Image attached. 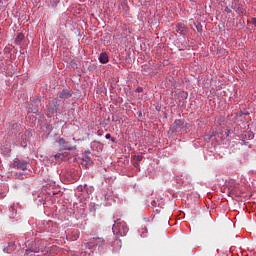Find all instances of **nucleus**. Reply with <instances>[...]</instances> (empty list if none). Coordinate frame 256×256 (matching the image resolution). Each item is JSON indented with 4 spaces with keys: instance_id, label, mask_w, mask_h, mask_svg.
<instances>
[{
    "instance_id": "obj_25",
    "label": "nucleus",
    "mask_w": 256,
    "mask_h": 256,
    "mask_svg": "<svg viewBox=\"0 0 256 256\" xmlns=\"http://www.w3.org/2000/svg\"><path fill=\"white\" fill-rule=\"evenodd\" d=\"M115 141V138H112V142Z\"/></svg>"
},
{
    "instance_id": "obj_13",
    "label": "nucleus",
    "mask_w": 256,
    "mask_h": 256,
    "mask_svg": "<svg viewBox=\"0 0 256 256\" xmlns=\"http://www.w3.org/2000/svg\"><path fill=\"white\" fill-rule=\"evenodd\" d=\"M70 67H72V69H78L79 65L77 64V59H73L70 61Z\"/></svg>"
},
{
    "instance_id": "obj_4",
    "label": "nucleus",
    "mask_w": 256,
    "mask_h": 256,
    "mask_svg": "<svg viewBox=\"0 0 256 256\" xmlns=\"http://www.w3.org/2000/svg\"><path fill=\"white\" fill-rule=\"evenodd\" d=\"M103 243H105V239L101 238V237H93L92 239H90L88 245H93L96 247H101V249H103Z\"/></svg>"
},
{
    "instance_id": "obj_22",
    "label": "nucleus",
    "mask_w": 256,
    "mask_h": 256,
    "mask_svg": "<svg viewBox=\"0 0 256 256\" xmlns=\"http://www.w3.org/2000/svg\"><path fill=\"white\" fill-rule=\"evenodd\" d=\"M18 37H19V39H23V35H19Z\"/></svg>"
},
{
    "instance_id": "obj_6",
    "label": "nucleus",
    "mask_w": 256,
    "mask_h": 256,
    "mask_svg": "<svg viewBox=\"0 0 256 256\" xmlns=\"http://www.w3.org/2000/svg\"><path fill=\"white\" fill-rule=\"evenodd\" d=\"M73 94H71V91L69 90H62L59 94L58 97L60 99H71Z\"/></svg>"
},
{
    "instance_id": "obj_1",
    "label": "nucleus",
    "mask_w": 256,
    "mask_h": 256,
    "mask_svg": "<svg viewBox=\"0 0 256 256\" xmlns=\"http://www.w3.org/2000/svg\"><path fill=\"white\" fill-rule=\"evenodd\" d=\"M112 231L113 233H116V235H120V237H125V235H127V232L129 231V228H127V224H125V222H120L119 220H116L114 221Z\"/></svg>"
},
{
    "instance_id": "obj_2",
    "label": "nucleus",
    "mask_w": 256,
    "mask_h": 256,
    "mask_svg": "<svg viewBox=\"0 0 256 256\" xmlns=\"http://www.w3.org/2000/svg\"><path fill=\"white\" fill-rule=\"evenodd\" d=\"M55 145H58L60 151H73V145L64 138H60L56 141Z\"/></svg>"
},
{
    "instance_id": "obj_11",
    "label": "nucleus",
    "mask_w": 256,
    "mask_h": 256,
    "mask_svg": "<svg viewBox=\"0 0 256 256\" xmlns=\"http://www.w3.org/2000/svg\"><path fill=\"white\" fill-rule=\"evenodd\" d=\"M66 154L63 153H57L56 155H54V159L56 161H63L65 160Z\"/></svg>"
},
{
    "instance_id": "obj_5",
    "label": "nucleus",
    "mask_w": 256,
    "mask_h": 256,
    "mask_svg": "<svg viewBox=\"0 0 256 256\" xmlns=\"http://www.w3.org/2000/svg\"><path fill=\"white\" fill-rule=\"evenodd\" d=\"M176 32L179 33L180 35H185V33H187V28L185 27V24L178 23L176 25Z\"/></svg>"
},
{
    "instance_id": "obj_15",
    "label": "nucleus",
    "mask_w": 256,
    "mask_h": 256,
    "mask_svg": "<svg viewBox=\"0 0 256 256\" xmlns=\"http://www.w3.org/2000/svg\"><path fill=\"white\" fill-rule=\"evenodd\" d=\"M134 159L136 160V161H143V156H141V155H135L134 156Z\"/></svg>"
},
{
    "instance_id": "obj_14",
    "label": "nucleus",
    "mask_w": 256,
    "mask_h": 256,
    "mask_svg": "<svg viewBox=\"0 0 256 256\" xmlns=\"http://www.w3.org/2000/svg\"><path fill=\"white\" fill-rule=\"evenodd\" d=\"M194 25H195V28L198 31V33H201V31H203V25H201V23L194 22Z\"/></svg>"
},
{
    "instance_id": "obj_24",
    "label": "nucleus",
    "mask_w": 256,
    "mask_h": 256,
    "mask_svg": "<svg viewBox=\"0 0 256 256\" xmlns=\"http://www.w3.org/2000/svg\"><path fill=\"white\" fill-rule=\"evenodd\" d=\"M225 11H226V12L229 11V8L226 7V10H225Z\"/></svg>"
},
{
    "instance_id": "obj_20",
    "label": "nucleus",
    "mask_w": 256,
    "mask_h": 256,
    "mask_svg": "<svg viewBox=\"0 0 256 256\" xmlns=\"http://www.w3.org/2000/svg\"><path fill=\"white\" fill-rule=\"evenodd\" d=\"M105 138H106V139H111V134H106V135H105Z\"/></svg>"
},
{
    "instance_id": "obj_21",
    "label": "nucleus",
    "mask_w": 256,
    "mask_h": 256,
    "mask_svg": "<svg viewBox=\"0 0 256 256\" xmlns=\"http://www.w3.org/2000/svg\"><path fill=\"white\" fill-rule=\"evenodd\" d=\"M134 167H139V163H134Z\"/></svg>"
},
{
    "instance_id": "obj_7",
    "label": "nucleus",
    "mask_w": 256,
    "mask_h": 256,
    "mask_svg": "<svg viewBox=\"0 0 256 256\" xmlns=\"http://www.w3.org/2000/svg\"><path fill=\"white\" fill-rule=\"evenodd\" d=\"M98 59L102 64L109 63V55L107 53H101Z\"/></svg>"
},
{
    "instance_id": "obj_8",
    "label": "nucleus",
    "mask_w": 256,
    "mask_h": 256,
    "mask_svg": "<svg viewBox=\"0 0 256 256\" xmlns=\"http://www.w3.org/2000/svg\"><path fill=\"white\" fill-rule=\"evenodd\" d=\"M15 165L18 169H21L22 171H25L27 169V162L23 161H16Z\"/></svg>"
},
{
    "instance_id": "obj_3",
    "label": "nucleus",
    "mask_w": 256,
    "mask_h": 256,
    "mask_svg": "<svg viewBox=\"0 0 256 256\" xmlns=\"http://www.w3.org/2000/svg\"><path fill=\"white\" fill-rule=\"evenodd\" d=\"M63 176L66 179V181H68V183H75V181H77V179H79V173L77 171H75V169L66 171L63 174Z\"/></svg>"
},
{
    "instance_id": "obj_23",
    "label": "nucleus",
    "mask_w": 256,
    "mask_h": 256,
    "mask_svg": "<svg viewBox=\"0 0 256 256\" xmlns=\"http://www.w3.org/2000/svg\"><path fill=\"white\" fill-rule=\"evenodd\" d=\"M228 197H231V192L228 193Z\"/></svg>"
},
{
    "instance_id": "obj_9",
    "label": "nucleus",
    "mask_w": 256,
    "mask_h": 256,
    "mask_svg": "<svg viewBox=\"0 0 256 256\" xmlns=\"http://www.w3.org/2000/svg\"><path fill=\"white\" fill-rule=\"evenodd\" d=\"M226 226L228 227V231H233V229H235V223H233V220L230 218L226 220Z\"/></svg>"
},
{
    "instance_id": "obj_10",
    "label": "nucleus",
    "mask_w": 256,
    "mask_h": 256,
    "mask_svg": "<svg viewBox=\"0 0 256 256\" xmlns=\"http://www.w3.org/2000/svg\"><path fill=\"white\" fill-rule=\"evenodd\" d=\"M184 123L182 120H175L173 127L175 129V131H177V129H181V127H183Z\"/></svg>"
},
{
    "instance_id": "obj_19",
    "label": "nucleus",
    "mask_w": 256,
    "mask_h": 256,
    "mask_svg": "<svg viewBox=\"0 0 256 256\" xmlns=\"http://www.w3.org/2000/svg\"><path fill=\"white\" fill-rule=\"evenodd\" d=\"M252 25H254V27H256V18H252Z\"/></svg>"
},
{
    "instance_id": "obj_17",
    "label": "nucleus",
    "mask_w": 256,
    "mask_h": 256,
    "mask_svg": "<svg viewBox=\"0 0 256 256\" xmlns=\"http://www.w3.org/2000/svg\"><path fill=\"white\" fill-rule=\"evenodd\" d=\"M29 251H31L32 253H39V250L37 249H30ZM28 250H26V253H29Z\"/></svg>"
},
{
    "instance_id": "obj_12",
    "label": "nucleus",
    "mask_w": 256,
    "mask_h": 256,
    "mask_svg": "<svg viewBox=\"0 0 256 256\" xmlns=\"http://www.w3.org/2000/svg\"><path fill=\"white\" fill-rule=\"evenodd\" d=\"M121 247H122L121 240L116 239L114 241V251H119V249H121Z\"/></svg>"
},
{
    "instance_id": "obj_16",
    "label": "nucleus",
    "mask_w": 256,
    "mask_h": 256,
    "mask_svg": "<svg viewBox=\"0 0 256 256\" xmlns=\"http://www.w3.org/2000/svg\"><path fill=\"white\" fill-rule=\"evenodd\" d=\"M28 112L29 113H34V114H37V113H39V110L38 109H28Z\"/></svg>"
},
{
    "instance_id": "obj_18",
    "label": "nucleus",
    "mask_w": 256,
    "mask_h": 256,
    "mask_svg": "<svg viewBox=\"0 0 256 256\" xmlns=\"http://www.w3.org/2000/svg\"><path fill=\"white\" fill-rule=\"evenodd\" d=\"M253 133H251V132H248V139H253Z\"/></svg>"
}]
</instances>
